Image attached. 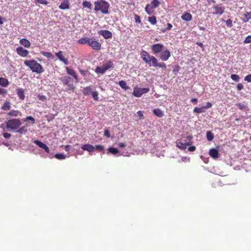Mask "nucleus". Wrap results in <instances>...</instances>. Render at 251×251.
Masks as SVG:
<instances>
[{
  "instance_id": "1",
  "label": "nucleus",
  "mask_w": 251,
  "mask_h": 251,
  "mask_svg": "<svg viewBox=\"0 0 251 251\" xmlns=\"http://www.w3.org/2000/svg\"><path fill=\"white\" fill-rule=\"evenodd\" d=\"M211 2L213 4L212 7L208 8V13L212 15H222L225 12V8L222 4H218L216 3L214 0H211L208 1V4L210 5Z\"/></svg>"
},
{
  "instance_id": "2",
  "label": "nucleus",
  "mask_w": 251,
  "mask_h": 251,
  "mask_svg": "<svg viewBox=\"0 0 251 251\" xmlns=\"http://www.w3.org/2000/svg\"><path fill=\"white\" fill-rule=\"evenodd\" d=\"M24 64L28 67L33 72L41 74L44 71L42 66L34 59L25 60Z\"/></svg>"
},
{
  "instance_id": "3",
  "label": "nucleus",
  "mask_w": 251,
  "mask_h": 251,
  "mask_svg": "<svg viewBox=\"0 0 251 251\" xmlns=\"http://www.w3.org/2000/svg\"><path fill=\"white\" fill-rule=\"evenodd\" d=\"M95 11H100L102 13L108 14V9L109 8V4L108 2L104 0H100L94 2Z\"/></svg>"
},
{
  "instance_id": "4",
  "label": "nucleus",
  "mask_w": 251,
  "mask_h": 251,
  "mask_svg": "<svg viewBox=\"0 0 251 251\" xmlns=\"http://www.w3.org/2000/svg\"><path fill=\"white\" fill-rule=\"evenodd\" d=\"M22 123L19 119H12L8 120L6 122V126L7 128L11 130L17 129L21 125Z\"/></svg>"
},
{
  "instance_id": "5",
  "label": "nucleus",
  "mask_w": 251,
  "mask_h": 251,
  "mask_svg": "<svg viewBox=\"0 0 251 251\" xmlns=\"http://www.w3.org/2000/svg\"><path fill=\"white\" fill-rule=\"evenodd\" d=\"M193 139V137L192 136H188L186 137V139H187L188 143H183V141L180 140H177L176 142V147L181 149L182 150H185L186 147L188 145H191L192 143V140Z\"/></svg>"
},
{
  "instance_id": "6",
  "label": "nucleus",
  "mask_w": 251,
  "mask_h": 251,
  "mask_svg": "<svg viewBox=\"0 0 251 251\" xmlns=\"http://www.w3.org/2000/svg\"><path fill=\"white\" fill-rule=\"evenodd\" d=\"M150 63L153 67H160L162 68H166V65L164 62H158L157 59L154 56H151V58L150 59Z\"/></svg>"
},
{
  "instance_id": "7",
  "label": "nucleus",
  "mask_w": 251,
  "mask_h": 251,
  "mask_svg": "<svg viewBox=\"0 0 251 251\" xmlns=\"http://www.w3.org/2000/svg\"><path fill=\"white\" fill-rule=\"evenodd\" d=\"M149 91V88H141L138 87L134 88L133 95L136 97H140L141 96Z\"/></svg>"
},
{
  "instance_id": "8",
  "label": "nucleus",
  "mask_w": 251,
  "mask_h": 251,
  "mask_svg": "<svg viewBox=\"0 0 251 251\" xmlns=\"http://www.w3.org/2000/svg\"><path fill=\"white\" fill-rule=\"evenodd\" d=\"M164 48V46L160 43H157L152 45L151 47L152 52L154 54L161 53Z\"/></svg>"
},
{
  "instance_id": "9",
  "label": "nucleus",
  "mask_w": 251,
  "mask_h": 251,
  "mask_svg": "<svg viewBox=\"0 0 251 251\" xmlns=\"http://www.w3.org/2000/svg\"><path fill=\"white\" fill-rule=\"evenodd\" d=\"M88 45L96 50H100L101 47V44L94 38L90 39Z\"/></svg>"
},
{
  "instance_id": "10",
  "label": "nucleus",
  "mask_w": 251,
  "mask_h": 251,
  "mask_svg": "<svg viewBox=\"0 0 251 251\" xmlns=\"http://www.w3.org/2000/svg\"><path fill=\"white\" fill-rule=\"evenodd\" d=\"M140 55L143 60L147 64L149 65V66H151V63H150V59L151 58V56L149 54V53L145 50H142L140 52Z\"/></svg>"
},
{
  "instance_id": "11",
  "label": "nucleus",
  "mask_w": 251,
  "mask_h": 251,
  "mask_svg": "<svg viewBox=\"0 0 251 251\" xmlns=\"http://www.w3.org/2000/svg\"><path fill=\"white\" fill-rule=\"evenodd\" d=\"M171 56V52L168 49L162 50L160 54L159 58L163 61H167Z\"/></svg>"
},
{
  "instance_id": "12",
  "label": "nucleus",
  "mask_w": 251,
  "mask_h": 251,
  "mask_svg": "<svg viewBox=\"0 0 251 251\" xmlns=\"http://www.w3.org/2000/svg\"><path fill=\"white\" fill-rule=\"evenodd\" d=\"M17 53L23 57H26L29 53L27 50L25 49L22 47H19L16 49Z\"/></svg>"
},
{
  "instance_id": "13",
  "label": "nucleus",
  "mask_w": 251,
  "mask_h": 251,
  "mask_svg": "<svg viewBox=\"0 0 251 251\" xmlns=\"http://www.w3.org/2000/svg\"><path fill=\"white\" fill-rule=\"evenodd\" d=\"M98 33L106 39L111 38L112 37V34L111 32L107 30H100Z\"/></svg>"
},
{
  "instance_id": "14",
  "label": "nucleus",
  "mask_w": 251,
  "mask_h": 251,
  "mask_svg": "<svg viewBox=\"0 0 251 251\" xmlns=\"http://www.w3.org/2000/svg\"><path fill=\"white\" fill-rule=\"evenodd\" d=\"M56 56L65 65L69 64V61L67 58H65L63 55V51L60 50L58 52L55 53Z\"/></svg>"
},
{
  "instance_id": "15",
  "label": "nucleus",
  "mask_w": 251,
  "mask_h": 251,
  "mask_svg": "<svg viewBox=\"0 0 251 251\" xmlns=\"http://www.w3.org/2000/svg\"><path fill=\"white\" fill-rule=\"evenodd\" d=\"M34 143L40 148L44 149L47 153L50 152L49 148L46 144H44L40 141L36 140L34 141Z\"/></svg>"
},
{
  "instance_id": "16",
  "label": "nucleus",
  "mask_w": 251,
  "mask_h": 251,
  "mask_svg": "<svg viewBox=\"0 0 251 251\" xmlns=\"http://www.w3.org/2000/svg\"><path fill=\"white\" fill-rule=\"evenodd\" d=\"M65 69L67 74L72 75L75 79L76 82H77L78 78L75 71L74 70L69 68L68 67H66Z\"/></svg>"
},
{
  "instance_id": "17",
  "label": "nucleus",
  "mask_w": 251,
  "mask_h": 251,
  "mask_svg": "<svg viewBox=\"0 0 251 251\" xmlns=\"http://www.w3.org/2000/svg\"><path fill=\"white\" fill-rule=\"evenodd\" d=\"M209 154L214 159L218 158L220 155L218 151L215 149H210L209 151Z\"/></svg>"
},
{
  "instance_id": "18",
  "label": "nucleus",
  "mask_w": 251,
  "mask_h": 251,
  "mask_svg": "<svg viewBox=\"0 0 251 251\" xmlns=\"http://www.w3.org/2000/svg\"><path fill=\"white\" fill-rule=\"evenodd\" d=\"M60 80L64 85H66L71 82L72 78L69 76H62Z\"/></svg>"
},
{
  "instance_id": "19",
  "label": "nucleus",
  "mask_w": 251,
  "mask_h": 251,
  "mask_svg": "<svg viewBox=\"0 0 251 251\" xmlns=\"http://www.w3.org/2000/svg\"><path fill=\"white\" fill-rule=\"evenodd\" d=\"M181 18L183 21L189 22L192 20V15L189 13L185 12L182 15Z\"/></svg>"
},
{
  "instance_id": "20",
  "label": "nucleus",
  "mask_w": 251,
  "mask_h": 251,
  "mask_svg": "<svg viewBox=\"0 0 251 251\" xmlns=\"http://www.w3.org/2000/svg\"><path fill=\"white\" fill-rule=\"evenodd\" d=\"M60 9L66 10L69 8V4L68 0H63L59 6Z\"/></svg>"
},
{
  "instance_id": "21",
  "label": "nucleus",
  "mask_w": 251,
  "mask_h": 251,
  "mask_svg": "<svg viewBox=\"0 0 251 251\" xmlns=\"http://www.w3.org/2000/svg\"><path fill=\"white\" fill-rule=\"evenodd\" d=\"M81 148L84 151H87L89 152H92L94 151L95 147L90 144H85L81 147Z\"/></svg>"
},
{
  "instance_id": "22",
  "label": "nucleus",
  "mask_w": 251,
  "mask_h": 251,
  "mask_svg": "<svg viewBox=\"0 0 251 251\" xmlns=\"http://www.w3.org/2000/svg\"><path fill=\"white\" fill-rule=\"evenodd\" d=\"M21 115V112L17 110H12L7 113V115L11 117H18Z\"/></svg>"
},
{
  "instance_id": "23",
  "label": "nucleus",
  "mask_w": 251,
  "mask_h": 251,
  "mask_svg": "<svg viewBox=\"0 0 251 251\" xmlns=\"http://www.w3.org/2000/svg\"><path fill=\"white\" fill-rule=\"evenodd\" d=\"M17 93L19 99L24 100L25 98L24 90L22 88H18L17 89Z\"/></svg>"
},
{
  "instance_id": "24",
  "label": "nucleus",
  "mask_w": 251,
  "mask_h": 251,
  "mask_svg": "<svg viewBox=\"0 0 251 251\" xmlns=\"http://www.w3.org/2000/svg\"><path fill=\"white\" fill-rule=\"evenodd\" d=\"M92 86H89L83 88L82 93L84 95H88L91 94L93 92Z\"/></svg>"
},
{
  "instance_id": "25",
  "label": "nucleus",
  "mask_w": 251,
  "mask_h": 251,
  "mask_svg": "<svg viewBox=\"0 0 251 251\" xmlns=\"http://www.w3.org/2000/svg\"><path fill=\"white\" fill-rule=\"evenodd\" d=\"M20 43L25 48H29L31 44L26 39L23 38L20 40Z\"/></svg>"
},
{
  "instance_id": "26",
  "label": "nucleus",
  "mask_w": 251,
  "mask_h": 251,
  "mask_svg": "<svg viewBox=\"0 0 251 251\" xmlns=\"http://www.w3.org/2000/svg\"><path fill=\"white\" fill-rule=\"evenodd\" d=\"M243 21L245 23L247 22L251 19V11L249 12H246L243 14Z\"/></svg>"
},
{
  "instance_id": "27",
  "label": "nucleus",
  "mask_w": 251,
  "mask_h": 251,
  "mask_svg": "<svg viewBox=\"0 0 251 251\" xmlns=\"http://www.w3.org/2000/svg\"><path fill=\"white\" fill-rule=\"evenodd\" d=\"M90 39L88 37H83L79 39L77 41V43L80 44H89Z\"/></svg>"
},
{
  "instance_id": "28",
  "label": "nucleus",
  "mask_w": 251,
  "mask_h": 251,
  "mask_svg": "<svg viewBox=\"0 0 251 251\" xmlns=\"http://www.w3.org/2000/svg\"><path fill=\"white\" fill-rule=\"evenodd\" d=\"M11 107L10 102L8 101H6L4 102L1 108L3 110H8L10 109Z\"/></svg>"
},
{
  "instance_id": "29",
  "label": "nucleus",
  "mask_w": 251,
  "mask_h": 251,
  "mask_svg": "<svg viewBox=\"0 0 251 251\" xmlns=\"http://www.w3.org/2000/svg\"><path fill=\"white\" fill-rule=\"evenodd\" d=\"M153 114L158 117H162L164 115L163 112L159 108L155 109L153 110Z\"/></svg>"
},
{
  "instance_id": "30",
  "label": "nucleus",
  "mask_w": 251,
  "mask_h": 251,
  "mask_svg": "<svg viewBox=\"0 0 251 251\" xmlns=\"http://www.w3.org/2000/svg\"><path fill=\"white\" fill-rule=\"evenodd\" d=\"M9 84L8 80L4 77H0V85L3 87H6Z\"/></svg>"
},
{
  "instance_id": "31",
  "label": "nucleus",
  "mask_w": 251,
  "mask_h": 251,
  "mask_svg": "<svg viewBox=\"0 0 251 251\" xmlns=\"http://www.w3.org/2000/svg\"><path fill=\"white\" fill-rule=\"evenodd\" d=\"M106 72L105 69L103 66H102L101 67H97L95 69V72L98 74H103Z\"/></svg>"
},
{
  "instance_id": "32",
  "label": "nucleus",
  "mask_w": 251,
  "mask_h": 251,
  "mask_svg": "<svg viewBox=\"0 0 251 251\" xmlns=\"http://www.w3.org/2000/svg\"><path fill=\"white\" fill-rule=\"evenodd\" d=\"M102 66H103L104 68L105 69V70H106V71L107 70L110 69L111 68H112L113 67V64L112 61H109L107 62H106V63L103 64L102 65Z\"/></svg>"
},
{
  "instance_id": "33",
  "label": "nucleus",
  "mask_w": 251,
  "mask_h": 251,
  "mask_svg": "<svg viewBox=\"0 0 251 251\" xmlns=\"http://www.w3.org/2000/svg\"><path fill=\"white\" fill-rule=\"evenodd\" d=\"M41 54L45 57L48 58L53 59L54 56L50 52H47L45 51H43L41 52Z\"/></svg>"
},
{
  "instance_id": "34",
  "label": "nucleus",
  "mask_w": 251,
  "mask_h": 251,
  "mask_svg": "<svg viewBox=\"0 0 251 251\" xmlns=\"http://www.w3.org/2000/svg\"><path fill=\"white\" fill-rule=\"evenodd\" d=\"M119 85L123 89L126 90L129 89V87L127 86L126 83L124 80H121L119 82Z\"/></svg>"
},
{
  "instance_id": "35",
  "label": "nucleus",
  "mask_w": 251,
  "mask_h": 251,
  "mask_svg": "<svg viewBox=\"0 0 251 251\" xmlns=\"http://www.w3.org/2000/svg\"><path fill=\"white\" fill-rule=\"evenodd\" d=\"M214 134L210 131L206 132V138L208 141H211L214 139Z\"/></svg>"
},
{
  "instance_id": "36",
  "label": "nucleus",
  "mask_w": 251,
  "mask_h": 251,
  "mask_svg": "<svg viewBox=\"0 0 251 251\" xmlns=\"http://www.w3.org/2000/svg\"><path fill=\"white\" fill-rule=\"evenodd\" d=\"M153 9L152 8L151 6L149 4H148L145 7L146 12L149 15H151L152 13Z\"/></svg>"
},
{
  "instance_id": "37",
  "label": "nucleus",
  "mask_w": 251,
  "mask_h": 251,
  "mask_svg": "<svg viewBox=\"0 0 251 251\" xmlns=\"http://www.w3.org/2000/svg\"><path fill=\"white\" fill-rule=\"evenodd\" d=\"M204 108H203V106L201 107H196L194 109L193 111H194V112L196 113H203L204 112Z\"/></svg>"
},
{
  "instance_id": "38",
  "label": "nucleus",
  "mask_w": 251,
  "mask_h": 251,
  "mask_svg": "<svg viewBox=\"0 0 251 251\" xmlns=\"http://www.w3.org/2000/svg\"><path fill=\"white\" fill-rule=\"evenodd\" d=\"M148 21L152 25H155L157 22L156 17L154 16L149 17Z\"/></svg>"
},
{
  "instance_id": "39",
  "label": "nucleus",
  "mask_w": 251,
  "mask_h": 251,
  "mask_svg": "<svg viewBox=\"0 0 251 251\" xmlns=\"http://www.w3.org/2000/svg\"><path fill=\"white\" fill-rule=\"evenodd\" d=\"M17 131V132H18L20 134H23V133H25L27 132V129L26 127L24 126H22V127H20V128H19Z\"/></svg>"
},
{
  "instance_id": "40",
  "label": "nucleus",
  "mask_w": 251,
  "mask_h": 251,
  "mask_svg": "<svg viewBox=\"0 0 251 251\" xmlns=\"http://www.w3.org/2000/svg\"><path fill=\"white\" fill-rule=\"evenodd\" d=\"M82 5L84 8L87 7L90 10L92 9V4L89 1H84L82 3Z\"/></svg>"
},
{
  "instance_id": "41",
  "label": "nucleus",
  "mask_w": 251,
  "mask_h": 251,
  "mask_svg": "<svg viewBox=\"0 0 251 251\" xmlns=\"http://www.w3.org/2000/svg\"><path fill=\"white\" fill-rule=\"evenodd\" d=\"M151 4L152 5V8L154 9L157 7L159 6V5L160 4V2L158 0H153L151 1Z\"/></svg>"
},
{
  "instance_id": "42",
  "label": "nucleus",
  "mask_w": 251,
  "mask_h": 251,
  "mask_svg": "<svg viewBox=\"0 0 251 251\" xmlns=\"http://www.w3.org/2000/svg\"><path fill=\"white\" fill-rule=\"evenodd\" d=\"M66 155L63 153H56L55 155V157L59 160H62L66 158Z\"/></svg>"
},
{
  "instance_id": "43",
  "label": "nucleus",
  "mask_w": 251,
  "mask_h": 251,
  "mask_svg": "<svg viewBox=\"0 0 251 251\" xmlns=\"http://www.w3.org/2000/svg\"><path fill=\"white\" fill-rule=\"evenodd\" d=\"M67 86V91H71V92H74L75 89V86L71 82L69 83L68 84L66 85Z\"/></svg>"
},
{
  "instance_id": "44",
  "label": "nucleus",
  "mask_w": 251,
  "mask_h": 251,
  "mask_svg": "<svg viewBox=\"0 0 251 251\" xmlns=\"http://www.w3.org/2000/svg\"><path fill=\"white\" fill-rule=\"evenodd\" d=\"M108 151L113 154H117L119 151L117 149L113 147L109 148Z\"/></svg>"
},
{
  "instance_id": "45",
  "label": "nucleus",
  "mask_w": 251,
  "mask_h": 251,
  "mask_svg": "<svg viewBox=\"0 0 251 251\" xmlns=\"http://www.w3.org/2000/svg\"><path fill=\"white\" fill-rule=\"evenodd\" d=\"M35 2L36 4L40 3L44 5H47L48 4V1L46 0H35Z\"/></svg>"
},
{
  "instance_id": "46",
  "label": "nucleus",
  "mask_w": 251,
  "mask_h": 251,
  "mask_svg": "<svg viewBox=\"0 0 251 251\" xmlns=\"http://www.w3.org/2000/svg\"><path fill=\"white\" fill-rule=\"evenodd\" d=\"M27 121H30L32 124H34L35 122V119L32 116H27L25 120V122H26Z\"/></svg>"
},
{
  "instance_id": "47",
  "label": "nucleus",
  "mask_w": 251,
  "mask_h": 251,
  "mask_svg": "<svg viewBox=\"0 0 251 251\" xmlns=\"http://www.w3.org/2000/svg\"><path fill=\"white\" fill-rule=\"evenodd\" d=\"M91 94L93 99L95 100H99L98 92L97 91H93Z\"/></svg>"
},
{
  "instance_id": "48",
  "label": "nucleus",
  "mask_w": 251,
  "mask_h": 251,
  "mask_svg": "<svg viewBox=\"0 0 251 251\" xmlns=\"http://www.w3.org/2000/svg\"><path fill=\"white\" fill-rule=\"evenodd\" d=\"M230 77L232 80H233L235 81H238L240 79L239 76L238 75H235V74L231 75Z\"/></svg>"
},
{
  "instance_id": "49",
  "label": "nucleus",
  "mask_w": 251,
  "mask_h": 251,
  "mask_svg": "<svg viewBox=\"0 0 251 251\" xmlns=\"http://www.w3.org/2000/svg\"><path fill=\"white\" fill-rule=\"evenodd\" d=\"M226 25H227V26L229 27H231L233 25H232V21L229 19H227L226 21Z\"/></svg>"
},
{
  "instance_id": "50",
  "label": "nucleus",
  "mask_w": 251,
  "mask_h": 251,
  "mask_svg": "<svg viewBox=\"0 0 251 251\" xmlns=\"http://www.w3.org/2000/svg\"><path fill=\"white\" fill-rule=\"evenodd\" d=\"M172 27H173V25H172V24H170V23H168V24H167V27H166V28L164 29H162V31L163 32H165V31H166L167 30H171V28H172Z\"/></svg>"
},
{
  "instance_id": "51",
  "label": "nucleus",
  "mask_w": 251,
  "mask_h": 251,
  "mask_svg": "<svg viewBox=\"0 0 251 251\" xmlns=\"http://www.w3.org/2000/svg\"><path fill=\"white\" fill-rule=\"evenodd\" d=\"M134 20L136 23H140L141 22L140 17L137 14L134 15Z\"/></svg>"
},
{
  "instance_id": "52",
  "label": "nucleus",
  "mask_w": 251,
  "mask_h": 251,
  "mask_svg": "<svg viewBox=\"0 0 251 251\" xmlns=\"http://www.w3.org/2000/svg\"><path fill=\"white\" fill-rule=\"evenodd\" d=\"M236 105L241 110L245 109L246 107V106L245 104H242L241 103H236Z\"/></svg>"
},
{
  "instance_id": "53",
  "label": "nucleus",
  "mask_w": 251,
  "mask_h": 251,
  "mask_svg": "<svg viewBox=\"0 0 251 251\" xmlns=\"http://www.w3.org/2000/svg\"><path fill=\"white\" fill-rule=\"evenodd\" d=\"M245 81H247L248 82H251V74L245 76L244 78Z\"/></svg>"
},
{
  "instance_id": "54",
  "label": "nucleus",
  "mask_w": 251,
  "mask_h": 251,
  "mask_svg": "<svg viewBox=\"0 0 251 251\" xmlns=\"http://www.w3.org/2000/svg\"><path fill=\"white\" fill-rule=\"evenodd\" d=\"M2 135L6 139H9L11 136V135L8 132L3 133Z\"/></svg>"
},
{
  "instance_id": "55",
  "label": "nucleus",
  "mask_w": 251,
  "mask_h": 251,
  "mask_svg": "<svg viewBox=\"0 0 251 251\" xmlns=\"http://www.w3.org/2000/svg\"><path fill=\"white\" fill-rule=\"evenodd\" d=\"M244 42L245 43H251V35H249L248 36H247L245 40H244Z\"/></svg>"
},
{
  "instance_id": "56",
  "label": "nucleus",
  "mask_w": 251,
  "mask_h": 251,
  "mask_svg": "<svg viewBox=\"0 0 251 251\" xmlns=\"http://www.w3.org/2000/svg\"><path fill=\"white\" fill-rule=\"evenodd\" d=\"M212 106V104L211 102H208L206 103V104L204 106H203V108H204V109H208L209 108H211Z\"/></svg>"
},
{
  "instance_id": "57",
  "label": "nucleus",
  "mask_w": 251,
  "mask_h": 251,
  "mask_svg": "<svg viewBox=\"0 0 251 251\" xmlns=\"http://www.w3.org/2000/svg\"><path fill=\"white\" fill-rule=\"evenodd\" d=\"M38 99L40 100H41L42 101H45L46 100L47 98H46V97L44 95H39L38 96Z\"/></svg>"
},
{
  "instance_id": "58",
  "label": "nucleus",
  "mask_w": 251,
  "mask_h": 251,
  "mask_svg": "<svg viewBox=\"0 0 251 251\" xmlns=\"http://www.w3.org/2000/svg\"><path fill=\"white\" fill-rule=\"evenodd\" d=\"M7 93V91L3 88H0V94L4 96Z\"/></svg>"
},
{
  "instance_id": "59",
  "label": "nucleus",
  "mask_w": 251,
  "mask_h": 251,
  "mask_svg": "<svg viewBox=\"0 0 251 251\" xmlns=\"http://www.w3.org/2000/svg\"><path fill=\"white\" fill-rule=\"evenodd\" d=\"M95 148L97 149V150H100V151H103L104 150V147L102 145H96L95 146Z\"/></svg>"
},
{
  "instance_id": "60",
  "label": "nucleus",
  "mask_w": 251,
  "mask_h": 251,
  "mask_svg": "<svg viewBox=\"0 0 251 251\" xmlns=\"http://www.w3.org/2000/svg\"><path fill=\"white\" fill-rule=\"evenodd\" d=\"M104 136H105L107 138H109L110 137V132L107 129H106V130H104Z\"/></svg>"
},
{
  "instance_id": "61",
  "label": "nucleus",
  "mask_w": 251,
  "mask_h": 251,
  "mask_svg": "<svg viewBox=\"0 0 251 251\" xmlns=\"http://www.w3.org/2000/svg\"><path fill=\"white\" fill-rule=\"evenodd\" d=\"M243 88V85L241 83H239L237 85V89L238 91L241 90Z\"/></svg>"
},
{
  "instance_id": "62",
  "label": "nucleus",
  "mask_w": 251,
  "mask_h": 251,
  "mask_svg": "<svg viewBox=\"0 0 251 251\" xmlns=\"http://www.w3.org/2000/svg\"><path fill=\"white\" fill-rule=\"evenodd\" d=\"M87 72L88 71L87 70H79V72L83 76H85L86 75Z\"/></svg>"
},
{
  "instance_id": "63",
  "label": "nucleus",
  "mask_w": 251,
  "mask_h": 251,
  "mask_svg": "<svg viewBox=\"0 0 251 251\" xmlns=\"http://www.w3.org/2000/svg\"><path fill=\"white\" fill-rule=\"evenodd\" d=\"M188 150L190 151H194L196 150V147L194 146H192L188 148Z\"/></svg>"
},
{
  "instance_id": "64",
  "label": "nucleus",
  "mask_w": 251,
  "mask_h": 251,
  "mask_svg": "<svg viewBox=\"0 0 251 251\" xmlns=\"http://www.w3.org/2000/svg\"><path fill=\"white\" fill-rule=\"evenodd\" d=\"M137 113L138 116L140 117V119L144 118V116H143V114L142 111H139L137 112Z\"/></svg>"
}]
</instances>
